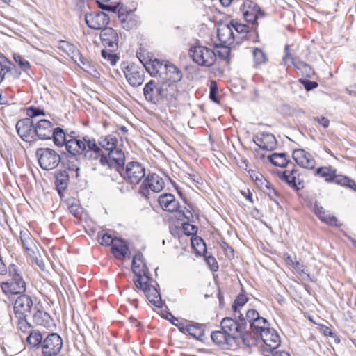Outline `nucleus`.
I'll use <instances>...</instances> for the list:
<instances>
[{
  "label": "nucleus",
  "mask_w": 356,
  "mask_h": 356,
  "mask_svg": "<svg viewBox=\"0 0 356 356\" xmlns=\"http://www.w3.org/2000/svg\"><path fill=\"white\" fill-rule=\"evenodd\" d=\"M69 183V175L65 170H59L55 174V184L59 193L65 191Z\"/></svg>",
  "instance_id": "37"
},
{
  "label": "nucleus",
  "mask_w": 356,
  "mask_h": 356,
  "mask_svg": "<svg viewBox=\"0 0 356 356\" xmlns=\"http://www.w3.org/2000/svg\"><path fill=\"white\" fill-rule=\"evenodd\" d=\"M269 325L270 324L267 319L259 316L257 320L251 323L250 329L251 332L258 337Z\"/></svg>",
  "instance_id": "36"
},
{
  "label": "nucleus",
  "mask_w": 356,
  "mask_h": 356,
  "mask_svg": "<svg viewBox=\"0 0 356 356\" xmlns=\"http://www.w3.org/2000/svg\"><path fill=\"white\" fill-rule=\"evenodd\" d=\"M188 54L193 61L202 67H211L216 60V52L204 46H192Z\"/></svg>",
  "instance_id": "5"
},
{
  "label": "nucleus",
  "mask_w": 356,
  "mask_h": 356,
  "mask_svg": "<svg viewBox=\"0 0 356 356\" xmlns=\"http://www.w3.org/2000/svg\"><path fill=\"white\" fill-rule=\"evenodd\" d=\"M166 67L167 62L163 63V61L158 59L152 60L151 63L148 66H145L147 71L151 74V76H155L158 75L161 78L163 77Z\"/></svg>",
  "instance_id": "33"
},
{
  "label": "nucleus",
  "mask_w": 356,
  "mask_h": 356,
  "mask_svg": "<svg viewBox=\"0 0 356 356\" xmlns=\"http://www.w3.org/2000/svg\"><path fill=\"white\" fill-rule=\"evenodd\" d=\"M85 144V136L82 138L69 136L67 143H66V149L69 154L83 155L86 150Z\"/></svg>",
  "instance_id": "23"
},
{
  "label": "nucleus",
  "mask_w": 356,
  "mask_h": 356,
  "mask_svg": "<svg viewBox=\"0 0 356 356\" xmlns=\"http://www.w3.org/2000/svg\"><path fill=\"white\" fill-rule=\"evenodd\" d=\"M12 66L13 63L6 57H1L0 58V84L4 80L5 75L12 72Z\"/></svg>",
  "instance_id": "47"
},
{
  "label": "nucleus",
  "mask_w": 356,
  "mask_h": 356,
  "mask_svg": "<svg viewBox=\"0 0 356 356\" xmlns=\"http://www.w3.org/2000/svg\"><path fill=\"white\" fill-rule=\"evenodd\" d=\"M151 278L149 275L139 276V278L134 280V284L137 289L142 290L147 300L154 306L161 308L163 302L161 295L157 289L149 284Z\"/></svg>",
  "instance_id": "6"
},
{
  "label": "nucleus",
  "mask_w": 356,
  "mask_h": 356,
  "mask_svg": "<svg viewBox=\"0 0 356 356\" xmlns=\"http://www.w3.org/2000/svg\"><path fill=\"white\" fill-rule=\"evenodd\" d=\"M54 129L53 124L50 121L40 120L34 127L35 135L42 140L51 139Z\"/></svg>",
  "instance_id": "20"
},
{
  "label": "nucleus",
  "mask_w": 356,
  "mask_h": 356,
  "mask_svg": "<svg viewBox=\"0 0 356 356\" xmlns=\"http://www.w3.org/2000/svg\"><path fill=\"white\" fill-rule=\"evenodd\" d=\"M162 101L166 99L171 101L177 95V86L168 81H163L161 83Z\"/></svg>",
  "instance_id": "34"
},
{
  "label": "nucleus",
  "mask_w": 356,
  "mask_h": 356,
  "mask_svg": "<svg viewBox=\"0 0 356 356\" xmlns=\"http://www.w3.org/2000/svg\"><path fill=\"white\" fill-rule=\"evenodd\" d=\"M85 21L87 26L95 30H102L110 22L109 16L102 11L86 13Z\"/></svg>",
  "instance_id": "10"
},
{
  "label": "nucleus",
  "mask_w": 356,
  "mask_h": 356,
  "mask_svg": "<svg viewBox=\"0 0 356 356\" xmlns=\"http://www.w3.org/2000/svg\"><path fill=\"white\" fill-rule=\"evenodd\" d=\"M231 53V49L227 47V44H223V45L220 47L218 50L216 52V56H218L222 60H229V55Z\"/></svg>",
  "instance_id": "55"
},
{
  "label": "nucleus",
  "mask_w": 356,
  "mask_h": 356,
  "mask_svg": "<svg viewBox=\"0 0 356 356\" xmlns=\"http://www.w3.org/2000/svg\"><path fill=\"white\" fill-rule=\"evenodd\" d=\"M85 142L86 150L83 152V157L90 161L99 159L102 151L96 143L95 139L88 136H85Z\"/></svg>",
  "instance_id": "19"
},
{
  "label": "nucleus",
  "mask_w": 356,
  "mask_h": 356,
  "mask_svg": "<svg viewBox=\"0 0 356 356\" xmlns=\"http://www.w3.org/2000/svg\"><path fill=\"white\" fill-rule=\"evenodd\" d=\"M314 213L322 222L329 225L341 226V224L338 223L337 218L327 213L323 207L316 204L314 206Z\"/></svg>",
  "instance_id": "31"
},
{
  "label": "nucleus",
  "mask_w": 356,
  "mask_h": 356,
  "mask_svg": "<svg viewBox=\"0 0 356 356\" xmlns=\"http://www.w3.org/2000/svg\"><path fill=\"white\" fill-rule=\"evenodd\" d=\"M108 156L109 159L117 165L118 170H124L125 156L124 153L120 149L115 147L111 150L108 153Z\"/></svg>",
  "instance_id": "35"
},
{
  "label": "nucleus",
  "mask_w": 356,
  "mask_h": 356,
  "mask_svg": "<svg viewBox=\"0 0 356 356\" xmlns=\"http://www.w3.org/2000/svg\"><path fill=\"white\" fill-rule=\"evenodd\" d=\"M269 161L275 166L286 168L292 164L285 153H273L269 157Z\"/></svg>",
  "instance_id": "39"
},
{
  "label": "nucleus",
  "mask_w": 356,
  "mask_h": 356,
  "mask_svg": "<svg viewBox=\"0 0 356 356\" xmlns=\"http://www.w3.org/2000/svg\"><path fill=\"white\" fill-rule=\"evenodd\" d=\"M158 202L161 207L168 212L177 211L179 208V202L171 193H164L159 197Z\"/></svg>",
  "instance_id": "22"
},
{
  "label": "nucleus",
  "mask_w": 356,
  "mask_h": 356,
  "mask_svg": "<svg viewBox=\"0 0 356 356\" xmlns=\"http://www.w3.org/2000/svg\"><path fill=\"white\" fill-rule=\"evenodd\" d=\"M238 318V320L229 317L224 318L220 323L221 328L233 337L235 343L236 339H241L245 344L249 346L245 338L246 321L242 314H240Z\"/></svg>",
  "instance_id": "3"
},
{
  "label": "nucleus",
  "mask_w": 356,
  "mask_h": 356,
  "mask_svg": "<svg viewBox=\"0 0 356 356\" xmlns=\"http://www.w3.org/2000/svg\"><path fill=\"white\" fill-rule=\"evenodd\" d=\"M72 59L77 63V65L82 68L84 71L91 74L92 71H95L93 66L85 58L79 51H76L75 54L71 56Z\"/></svg>",
  "instance_id": "38"
},
{
  "label": "nucleus",
  "mask_w": 356,
  "mask_h": 356,
  "mask_svg": "<svg viewBox=\"0 0 356 356\" xmlns=\"http://www.w3.org/2000/svg\"><path fill=\"white\" fill-rule=\"evenodd\" d=\"M113 51L111 49L109 50L103 49L101 54L104 60L109 62L112 65H115L119 60V57L115 54H113Z\"/></svg>",
  "instance_id": "50"
},
{
  "label": "nucleus",
  "mask_w": 356,
  "mask_h": 356,
  "mask_svg": "<svg viewBox=\"0 0 356 356\" xmlns=\"http://www.w3.org/2000/svg\"><path fill=\"white\" fill-rule=\"evenodd\" d=\"M248 298L243 293H240L234 300L232 305V309L234 312H237L239 307H242L248 302Z\"/></svg>",
  "instance_id": "53"
},
{
  "label": "nucleus",
  "mask_w": 356,
  "mask_h": 356,
  "mask_svg": "<svg viewBox=\"0 0 356 356\" xmlns=\"http://www.w3.org/2000/svg\"><path fill=\"white\" fill-rule=\"evenodd\" d=\"M218 38L225 44H232L235 39V34L230 22L227 24H221L218 28Z\"/></svg>",
  "instance_id": "26"
},
{
  "label": "nucleus",
  "mask_w": 356,
  "mask_h": 356,
  "mask_svg": "<svg viewBox=\"0 0 356 356\" xmlns=\"http://www.w3.org/2000/svg\"><path fill=\"white\" fill-rule=\"evenodd\" d=\"M161 83L150 80L143 88L145 99L152 104H156L162 101Z\"/></svg>",
  "instance_id": "11"
},
{
  "label": "nucleus",
  "mask_w": 356,
  "mask_h": 356,
  "mask_svg": "<svg viewBox=\"0 0 356 356\" xmlns=\"http://www.w3.org/2000/svg\"><path fill=\"white\" fill-rule=\"evenodd\" d=\"M285 261L287 264L291 265L296 270L303 271V265L298 261H293L292 257L287 254L284 255Z\"/></svg>",
  "instance_id": "60"
},
{
  "label": "nucleus",
  "mask_w": 356,
  "mask_h": 356,
  "mask_svg": "<svg viewBox=\"0 0 356 356\" xmlns=\"http://www.w3.org/2000/svg\"><path fill=\"white\" fill-rule=\"evenodd\" d=\"M131 268L137 278H139V276H143V275H149V270L145 263L142 253L138 252L134 256Z\"/></svg>",
  "instance_id": "25"
},
{
  "label": "nucleus",
  "mask_w": 356,
  "mask_h": 356,
  "mask_svg": "<svg viewBox=\"0 0 356 356\" xmlns=\"http://www.w3.org/2000/svg\"><path fill=\"white\" fill-rule=\"evenodd\" d=\"M261 191L267 194L270 198L273 200L275 202H277L276 198L277 197V191L273 188L271 184L269 182L267 188H263Z\"/></svg>",
  "instance_id": "59"
},
{
  "label": "nucleus",
  "mask_w": 356,
  "mask_h": 356,
  "mask_svg": "<svg viewBox=\"0 0 356 356\" xmlns=\"http://www.w3.org/2000/svg\"><path fill=\"white\" fill-rule=\"evenodd\" d=\"M120 170L123 179L131 184H138L145 176V169L143 165L136 161L129 162L124 170Z\"/></svg>",
  "instance_id": "8"
},
{
  "label": "nucleus",
  "mask_w": 356,
  "mask_h": 356,
  "mask_svg": "<svg viewBox=\"0 0 356 356\" xmlns=\"http://www.w3.org/2000/svg\"><path fill=\"white\" fill-rule=\"evenodd\" d=\"M165 187L163 179L156 174L147 175L140 188V193L146 197L149 195V190L153 192L159 193Z\"/></svg>",
  "instance_id": "9"
},
{
  "label": "nucleus",
  "mask_w": 356,
  "mask_h": 356,
  "mask_svg": "<svg viewBox=\"0 0 356 356\" xmlns=\"http://www.w3.org/2000/svg\"><path fill=\"white\" fill-rule=\"evenodd\" d=\"M243 16L246 22L252 23V24H257V20L259 17L263 16V13L257 3L247 1L243 5Z\"/></svg>",
  "instance_id": "16"
},
{
  "label": "nucleus",
  "mask_w": 356,
  "mask_h": 356,
  "mask_svg": "<svg viewBox=\"0 0 356 356\" xmlns=\"http://www.w3.org/2000/svg\"><path fill=\"white\" fill-rule=\"evenodd\" d=\"M13 59L15 62L19 65L21 69L26 72L30 69V63L28 60H26L24 58H23L21 55L17 54H13Z\"/></svg>",
  "instance_id": "51"
},
{
  "label": "nucleus",
  "mask_w": 356,
  "mask_h": 356,
  "mask_svg": "<svg viewBox=\"0 0 356 356\" xmlns=\"http://www.w3.org/2000/svg\"><path fill=\"white\" fill-rule=\"evenodd\" d=\"M52 321L51 316L47 312L42 310H38L33 316V322L38 326L48 328L52 325Z\"/></svg>",
  "instance_id": "32"
},
{
  "label": "nucleus",
  "mask_w": 356,
  "mask_h": 356,
  "mask_svg": "<svg viewBox=\"0 0 356 356\" xmlns=\"http://www.w3.org/2000/svg\"><path fill=\"white\" fill-rule=\"evenodd\" d=\"M258 337H260L264 343L270 348L275 349L280 344V337L276 331L269 327L266 329Z\"/></svg>",
  "instance_id": "24"
},
{
  "label": "nucleus",
  "mask_w": 356,
  "mask_h": 356,
  "mask_svg": "<svg viewBox=\"0 0 356 356\" xmlns=\"http://www.w3.org/2000/svg\"><path fill=\"white\" fill-rule=\"evenodd\" d=\"M98 238H99V241L101 245H107V246H108V245L113 246V245L114 243V239H115V237L113 238L111 234H103L101 237L99 236V234Z\"/></svg>",
  "instance_id": "58"
},
{
  "label": "nucleus",
  "mask_w": 356,
  "mask_h": 356,
  "mask_svg": "<svg viewBox=\"0 0 356 356\" xmlns=\"http://www.w3.org/2000/svg\"><path fill=\"white\" fill-rule=\"evenodd\" d=\"M260 316L259 312L254 309H250L246 312L245 320L247 322L251 324L252 322H254L257 318Z\"/></svg>",
  "instance_id": "57"
},
{
  "label": "nucleus",
  "mask_w": 356,
  "mask_h": 356,
  "mask_svg": "<svg viewBox=\"0 0 356 356\" xmlns=\"http://www.w3.org/2000/svg\"><path fill=\"white\" fill-rule=\"evenodd\" d=\"M252 179L254 180L257 186L261 190L263 188H267L269 181L266 180L261 174L254 172V175H250Z\"/></svg>",
  "instance_id": "52"
},
{
  "label": "nucleus",
  "mask_w": 356,
  "mask_h": 356,
  "mask_svg": "<svg viewBox=\"0 0 356 356\" xmlns=\"http://www.w3.org/2000/svg\"><path fill=\"white\" fill-rule=\"evenodd\" d=\"M124 74L128 83L134 86L138 87L144 81V71L134 64L127 65L124 70Z\"/></svg>",
  "instance_id": "13"
},
{
  "label": "nucleus",
  "mask_w": 356,
  "mask_h": 356,
  "mask_svg": "<svg viewBox=\"0 0 356 356\" xmlns=\"http://www.w3.org/2000/svg\"><path fill=\"white\" fill-rule=\"evenodd\" d=\"M34 124L29 118L19 120L16 124V130L19 137L24 141H31L34 136Z\"/></svg>",
  "instance_id": "12"
},
{
  "label": "nucleus",
  "mask_w": 356,
  "mask_h": 356,
  "mask_svg": "<svg viewBox=\"0 0 356 356\" xmlns=\"http://www.w3.org/2000/svg\"><path fill=\"white\" fill-rule=\"evenodd\" d=\"M51 138H53L54 144L59 147H62L64 145L66 146L68 140L63 129L60 127L54 129Z\"/></svg>",
  "instance_id": "43"
},
{
  "label": "nucleus",
  "mask_w": 356,
  "mask_h": 356,
  "mask_svg": "<svg viewBox=\"0 0 356 356\" xmlns=\"http://www.w3.org/2000/svg\"><path fill=\"white\" fill-rule=\"evenodd\" d=\"M27 316L28 315H13L11 316V321L16 324L19 330L28 334V336H30V333L31 332H40L33 328L32 325L27 321Z\"/></svg>",
  "instance_id": "27"
},
{
  "label": "nucleus",
  "mask_w": 356,
  "mask_h": 356,
  "mask_svg": "<svg viewBox=\"0 0 356 356\" xmlns=\"http://www.w3.org/2000/svg\"><path fill=\"white\" fill-rule=\"evenodd\" d=\"M299 175L298 173V170L295 168L292 170H286L282 172V176L280 177L282 180L286 181L289 186L295 189L296 191H298L300 189L301 183L299 181L298 177Z\"/></svg>",
  "instance_id": "30"
},
{
  "label": "nucleus",
  "mask_w": 356,
  "mask_h": 356,
  "mask_svg": "<svg viewBox=\"0 0 356 356\" xmlns=\"http://www.w3.org/2000/svg\"><path fill=\"white\" fill-rule=\"evenodd\" d=\"M169 315L171 316L170 318V322L175 325L182 333L185 334V329L186 325L183 322H180L179 320L173 316L170 313Z\"/></svg>",
  "instance_id": "64"
},
{
  "label": "nucleus",
  "mask_w": 356,
  "mask_h": 356,
  "mask_svg": "<svg viewBox=\"0 0 356 356\" xmlns=\"http://www.w3.org/2000/svg\"><path fill=\"white\" fill-rule=\"evenodd\" d=\"M100 38L105 47L114 51L118 47L119 37L117 32L111 27H105L101 31Z\"/></svg>",
  "instance_id": "17"
},
{
  "label": "nucleus",
  "mask_w": 356,
  "mask_h": 356,
  "mask_svg": "<svg viewBox=\"0 0 356 356\" xmlns=\"http://www.w3.org/2000/svg\"><path fill=\"white\" fill-rule=\"evenodd\" d=\"M285 51V56L283 57L282 61L284 65H287L288 62L289 60H291L292 64L294 65V67L300 71L302 70V69L305 67V66L307 64L302 60H300L297 57H292L291 54L289 53V47L288 45L285 46L284 48Z\"/></svg>",
  "instance_id": "41"
},
{
  "label": "nucleus",
  "mask_w": 356,
  "mask_h": 356,
  "mask_svg": "<svg viewBox=\"0 0 356 356\" xmlns=\"http://www.w3.org/2000/svg\"><path fill=\"white\" fill-rule=\"evenodd\" d=\"M112 253L118 259H124L128 256L129 248L126 242L120 238L115 237L114 243L111 247Z\"/></svg>",
  "instance_id": "29"
},
{
  "label": "nucleus",
  "mask_w": 356,
  "mask_h": 356,
  "mask_svg": "<svg viewBox=\"0 0 356 356\" xmlns=\"http://www.w3.org/2000/svg\"><path fill=\"white\" fill-rule=\"evenodd\" d=\"M27 115L29 118H33L39 115H44V111L39 108L30 106L27 108Z\"/></svg>",
  "instance_id": "61"
},
{
  "label": "nucleus",
  "mask_w": 356,
  "mask_h": 356,
  "mask_svg": "<svg viewBox=\"0 0 356 356\" xmlns=\"http://www.w3.org/2000/svg\"><path fill=\"white\" fill-rule=\"evenodd\" d=\"M300 82L304 86L307 91L312 90L318 87V84L316 81H312L308 79H300Z\"/></svg>",
  "instance_id": "63"
},
{
  "label": "nucleus",
  "mask_w": 356,
  "mask_h": 356,
  "mask_svg": "<svg viewBox=\"0 0 356 356\" xmlns=\"http://www.w3.org/2000/svg\"><path fill=\"white\" fill-rule=\"evenodd\" d=\"M218 86L215 81H211L210 86V99L216 103H219V100L217 98Z\"/></svg>",
  "instance_id": "62"
},
{
  "label": "nucleus",
  "mask_w": 356,
  "mask_h": 356,
  "mask_svg": "<svg viewBox=\"0 0 356 356\" xmlns=\"http://www.w3.org/2000/svg\"><path fill=\"white\" fill-rule=\"evenodd\" d=\"M212 341L218 346L224 349L230 348L235 342L233 337H231L224 330L215 331L211 333Z\"/></svg>",
  "instance_id": "21"
},
{
  "label": "nucleus",
  "mask_w": 356,
  "mask_h": 356,
  "mask_svg": "<svg viewBox=\"0 0 356 356\" xmlns=\"http://www.w3.org/2000/svg\"><path fill=\"white\" fill-rule=\"evenodd\" d=\"M26 341L32 348H41L42 356H57L63 346V339L57 333H50L44 337L41 332H33L27 337Z\"/></svg>",
  "instance_id": "1"
},
{
  "label": "nucleus",
  "mask_w": 356,
  "mask_h": 356,
  "mask_svg": "<svg viewBox=\"0 0 356 356\" xmlns=\"http://www.w3.org/2000/svg\"><path fill=\"white\" fill-rule=\"evenodd\" d=\"M188 333L195 339L202 340L203 331L195 325H188L185 329V334Z\"/></svg>",
  "instance_id": "48"
},
{
  "label": "nucleus",
  "mask_w": 356,
  "mask_h": 356,
  "mask_svg": "<svg viewBox=\"0 0 356 356\" xmlns=\"http://www.w3.org/2000/svg\"><path fill=\"white\" fill-rule=\"evenodd\" d=\"M77 154H70L67 157L66 166L70 171L76 172V177H79L81 162Z\"/></svg>",
  "instance_id": "44"
},
{
  "label": "nucleus",
  "mask_w": 356,
  "mask_h": 356,
  "mask_svg": "<svg viewBox=\"0 0 356 356\" xmlns=\"http://www.w3.org/2000/svg\"><path fill=\"white\" fill-rule=\"evenodd\" d=\"M285 51V56L283 57L282 61L284 65H287L288 62L289 60H291L292 64L294 65V67L300 71L302 70V69L305 67V66L307 64L302 60H300L297 57H292L291 54L289 53V47L288 45L285 46L284 48Z\"/></svg>",
  "instance_id": "42"
},
{
  "label": "nucleus",
  "mask_w": 356,
  "mask_h": 356,
  "mask_svg": "<svg viewBox=\"0 0 356 356\" xmlns=\"http://www.w3.org/2000/svg\"><path fill=\"white\" fill-rule=\"evenodd\" d=\"M230 24L233 29V31H235L237 33H246L249 32V26L241 24L235 20H232L230 22Z\"/></svg>",
  "instance_id": "54"
},
{
  "label": "nucleus",
  "mask_w": 356,
  "mask_h": 356,
  "mask_svg": "<svg viewBox=\"0 0 356 356\" xmlns=\"http://www.w3.org/2000/svg\"><path fill=\"white\" fill-rule=\"evenodd\" d=\"M20 240L23 248L26 251L32 250L31 245L33 243L32 236L27 229L20 231Z\"/></svg>",
  "instance_id": "45"
},
{
  "label": "nucleus",
  "mask_w": 356,
  "mask_h": 356,
  "mask_svg": "<svg viewBox=\"0 0 356 356\" xmlns=\"http://www.w3.org/2000/svg\"><path fill=\"white\" fill-rule=\"evenodd\" d=\"M33 305V300L30 296L26 294L20 295L14 303V315H29Z\"/></svg>",
  "instance_id": "14"
},
{
  "label": "nucleus",
  "mask_w": 356,
  "mask_h": 356,
  "mask_svg": "<svg viewBox=\"0 0 356 356\" xmlns=\"http://www.w3.org/2000/svg\"><path fill=\"white\" fill-rule=\"evenodd\" d=\"M117 142L118 140L115 136L108 135L99 141V145L102 148L110 152L116 147Z\"/></svg>",
  "instance_id": "46"
},
{
  "label": "nucleus",
  "mask_w": 356,
  "mask_h": 356,
  "mask_svg": "<svg viewBox=\"0 0 356 356\" xmlns=\"http://www.w3.org/2000/svg\"><path fill=\"white\" fill-rule=\"evenodd\" d=\"M253 141L261 149L273 150L275 148L277 141L273 134L268 132H259L253 137Z\"/></svg>",
  "instance_id": "15"
},
{
  "label": "nucleus",
  "mask_w": 356,
  "mask_h": 356,
  "mask_svg": "<svg viewBox=\"0 0 356 356\" xmlns=\"http://www.w3.org/2000/svg\"><path fill=\"white\" fill-rule=\"evenodd\" d=\"M315 175L324 178L327 182H334L338 185L356 191L355 181L348 177L337 175L336 170L331 166L317 168L315 170Z\"/></svg>",
  "instance_id": "4"
},
{
  "label": "nucleus",
  "mask_w": 356,
  "mask_h": 356,
  "mask_svg": "<svg viewBox=\"0 0 356 356\" xmlns=\"http://www.w3.org/2000/svg\"><path fill=\"white\" fill-rule=\"evenodd\" d=\"M62 49H63L67 54H69L70 56L72 55H74L75 54V51H78V49H76V47L67 42H65V41H62L60 42V47Z\"/></svg>",
  "instance_id": "56"
},
{
  "label": "nucleus",
  "mask_w": 356,
  "mask_h": 356,
  "mask_svg": "<svg viewBox=\"0 0 356 356\" xmlns=\"http://www.w3.org/2000/svg\"><path fill=\"white\" fill-rule=\"evenodd\" d=\"M162 79L163 80H168L169 83H175L181 80L182 72L175 65L167 62V67Z\"/></svg>",
  "instance_id": "28"
},
{
  "label": "nucleus",
  "mask_w": 356,
  "mask_h": 356,
  "mask_svg": "<svg viewBox=\"0 0 356 356\" xmlns=\"http://www.w3.org/2000/svg\"><path fill=\"white\" fill-rule=\"evenodd\" d=\"M293 159L301 167L313 169L316 162L312 155L302 149H298L293 152Z\"/></svg>",
  "instance_id": "18"
},
{
  "label": "nucleus",
  "mask_w": 356,
  "mask_h": 356,
  "mask_svg": "<svg viewBox=\"0 0 356 356\" xmlns=\"http://www.w3.org/2000/svg\"><path fill=\"white\" fill-rule=\"evenodd\" d=\"M35 154L40 166L44 170L55 169L60 162V155L50 148H39Z\"/></svg>",
  "instance_id": "7"
},
{
  "label": "nucleus",
  "mask_w": 356,
  "mask_h": 356,
  "mask_svg": "<svg viewBox=\"0 0 356 356\" xmlns=\"http://www.w3.org/2000/svg\"><path fill=\"white\" fill-rule=\"evenodd\" d=\"M8 273L10 278L1 284L3 292L6 295L24 293L26 290V284L23 278L22 269L12 264L8 266Z\"/></svg>",
  "instance_id": "2"
},
{
  "label": "nucleus",
  "mask_w": 356,
  "mask_h": 356,
  "mask_svg": "<svg viewBox=\"0 0 356 356\" xmlns=\"http://www.w3.org/2000/svg\"><path fill=\"white\" fill-rule=\"evenodd\" d=\"M254 62L256 66L265 63L267 60L265 53L259 48H254L252 51Z\"/></svg>",
  "instance_id": "49"
},
{
  "label": "nucleus",
  "mask_w": 356,
  "mask_h": 356,
  "mask_svg": "<svg viewBox=\"0 0 356 356\" xmlns=\"http://www.w3.org/2000/svg\"><path fill=\"white\" fill-rule=\"evenodd\" d=\"M285 51V56L283 57L282 61L284 65H287L288 62L289 60H291L292 64L294 65V67L300 71L302 70V69L305 67V66L307 64L302 60H300L297 57H292L291 54L289 53V47L288 45L285 46L284 48Z\"/></svg>",
  "instance_id": "40"
}]
</instances>
